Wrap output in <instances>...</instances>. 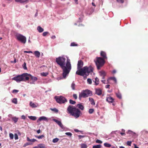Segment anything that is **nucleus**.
Segmentation results:
<instances>
[{"mask_svg": "<svg viewBox=\"0 0 148 148\" xmlns=\"http://www.w3.org/2000/svg\"><path fill=\"white\" fill-rule=\"evenodd\" d=\"M66 58L63 56H59L56 58V62L60 66L63 70V76L65 78L69 74L71 69L69 59H67L66 64Z\"/></svg>", "mask_w": 148, "mask_h": 148, "instance_id": "1", "label": "nucleus"}, {"mask_svg": "<svg viewBox=\"0 0 148 148\" xmlns=\"http://www.w3.org/2000/svg\"><path fill=\"white\" fill-rule=\"evenodd\" d=\"M67 110L68 113L70 114L76 118H78L81 114L80 110L73 106H69L67 108Z\"/></svg>", "mask_w": 148, "mask_h": 148, "instance_id": "2", "label": "nucleus"}, {"mask_svg": "<svg viewBox=\"0 0 148 148\" xmlns=\"http://www.w3.org/2000/svg\"><path fill=\"white\" fill-rule=\"evenodd\" d=\"M96 60H94L97 69L99 70L103 66L105 63L104 60L101 57H97Z\"/></svg>", "mask_w": 148, "mask_h": 148, "instance_id": "3", "label": "nucleus"}, {"mask_svg": "<svg viewBox=\"0 0 148 148\" xmlns=\"http://www.w3.org/2000/svg\"><path fill=\"white\" fill-rule=\"evenodd\" d=\"M54 98L57 102L60 104L64 103L67 101L65 98L62 96H55Z\"/></svg>", "mask_w": 148, "mask_h": 148, "instance_id": "4", "label": "nucleus"}, {"mask_svg": "<svg viewBox=\"0 0 148 148\" xmlns=\"http://www.w3.org/2000/svg\"><path fill=\"white\" fill-rule=\"evenodd\" d=\"M16 39L23 44L26 42V38L25 37L20 34H17L15 35Z\"/></svg>", "mask_w": 148, "mask_h": 148, "instance_id": "5", "label": "nucleus"}, {"mask_svg": "<svg viewBox=\"0 0 148 148\" xmlns=\"http://www.w3.org/2000/svg\"><path fill=\"white\" fill-rule=\"evenodd\" d=\"M85 67L78 69L76 72V74L82 76H84L85 74Z\"/></svg>", "mask_w": 148, "mask_h": 148, "instance_id": "6", "label": "nucleus"}, {"mask_svg": "<svg viewBox=\"0 0 148 148\" xmlns=\"http://www.w3.org/2000/svg\"><path fill=\"white\" fill-rule=\"evenodd\" d=\"M29 74L27 73H24L22 74L23 81L26 82L28 81L29 78Z\"/></svg>", "mask_w": 148, "mask_h": 148, "instance_id": "7", "label": "nucleus"}, {"mask_svg": "<svg viewBox=\"0 0 148 148\" xmlns=\"http://www.w3.org/2000/svg\"><path fill=\"white\" fill-rule=\"evenodd\" d=\"M12 79L16 81L17 82H19L23 81V79H22V74L18 75L16 77H15L12 78Z\"/></svg>", "mask_w": 148, "mask_h": 148, "instance_id": "8", "label": "nucleus"}, {"mask_svg": "<svg viewBox=\"0 0 148 148\" xmlns=\"http://www.w3.org/2000/svg\"><path fill=\"white\" fill-rule=\"evenodd\" d=\"M85 67V73H88V75H89V73H90L92 72L93 71V68L91 66H90L88 67L87 66H85L84 67Z\"/></svg>", "mask_w": 148, "mask_h": 148, "instance_id": "9", "label": "nucleus"}, {"mask_svg": "<svg viewBox=\"0 0 148 148\" xmlns=\"http://www.w3.org/2000/svg\"><path fill=\"white\" fill-rule=\"evenodd\" d=\"M29 78L32 81L30 82L29 83L30 84H35V82L38 80V78L37 77L33 76L30 74L29 75Z\"/></svg>", "mask_w": 148, "mask_h": 148, "instance_id": "10", "label": "nucleus"}, {"mask_svg": "<svg viewBox=\"0 0 148 148\" xmlns=\"http://www.w3.org/2000/svg\"><path fill=\"white\" fill-rule=\"evenodd\" d=\"M87 97L86 94L84 92L83 90L79 93V99L81 100L82 97L85 98Z\"/></svg>", "mask_w": 148, "mask_h": 148, "instance_id": "11", "label": "nucleus"}, {"mask_svg": "<svg viewBox=\"0 0 148 148\" xmlns=\"http://www.w3.org/2000/svg\"><path fill=\"white\" fill-rule=\"evenodd\" d=\"M106 100L109 103H113L114 101V99L110 96L107 97Z\"/></svg>", "mask_w": 148, "mask_h": 148, "instance_id": "12", "label": "nucleus"}, {"mask_svg": "<svg viewBox=\"0 0 148 148\" xmlns=\"http://www.w3.org/2000/svg\"><path fill=\"white\" fill-rule=\"evenodd\" d=\"M83 65V62L81 60H79L77 64V69L82 68Z\"/></svg>", "mask_w": 148, "mask_h": 148, "instance_id": "13", "label": "nucleus"}, {"mask_svg": "<svg viewBox=\"0 0 148 148\" xmlns=\"http://www.w3.org/2000/svg\"><path fill=\"white\" fill-rule=\"evenodd\" d=\"M83 91L86 94L87 97L89 96H90L92 95V92L90 90L87 89L85 90H83Z\"/></svg>", "mask_w": 148, "mask_h": 148, "instance_id": "14", "label": "nucleus"}, {"mask_svg": "<svg viewBox=\"0 0 148 148\" xmlns=\"http://www.w3.org/2000/svg\"><path fill=\"white\" fill-rule=\"evenodd\" d=\"M99 73L100 75L102 77V79H104L106 74V72L103 71H101L99 72Z\"/></svg>", "mask_w": 148, "mask_h": 148, "instance_id": "15", "label": "nucleus"}, {"mask_svg": "<svg viewBox=\"0 0 148 148\" xmlns=\"http://www.w3.org/2000/svg\"><path fill=\"white\" fill-rule=\"evenodd\" d=\"M95 94L98 95H100L102 94V90L100 88H97L95 89Z\"/></svg>", "mask_w": 148, "mask_h": 148, "instance_id": "16", "label": "nucleus"}, {"mask_svg": "<svg viewBox=\"0 0 148 148\" xmlns=\"http://www.w3.org/2000/svg\"><path fill=\"white\" fill-rule=\"evenodd\" d=\"M101 56L103 57V59H107L106 53L103 51H101L100 53Z\"/></svg>", "mask_w": 148, "mask_h": 148, "instance_id": "17", "label": "nucleus"}, {"mask_svg": "<svg viewBox=\"0 0 148 148\" xmlns=\"http://www.w3.org/2000/svg\"><path fill=\"white\" fill-rule=\"evenodd\" d=\"M17 2H19L21 3H27L28 2L29 0H15Z\"/></svg>", "mask_w": 148, "mask_h": 148, "instance_id": "18", "label": "nucleus"}, {"mask_svg": "<svg viewBox=\"0 0 148 148\" xmlns=\"http://www.w3.org/2000/svg\"><path fill=\"white\" fill-rule=\"evenodd\" d=\"M47 118L44 116H41L40 117L38 120L37 121V122H38L39 121H41L42 120H46L47 121Z\"/></svg>", "mask_w": 148, "mask_h": 148, "instance_id": "19", "label": "nucleus"}, {"mask_svg": "<svg viewBox=\"0 0 148 148\" xmlns=\"http://www.w3.org/2000/svg\"><path fill=\"white\" fill-rule=\"evenodd\" d=\"M34 54L35 56L37 58H39L40 56V53L38 51H35L34 52Z\"/></svg>", "mask_w": 148, "mask_h": 148, "instance_id": "20", "label": "nucleus"}, {"mask_svg": "<svg viewBox=\"0 0 148 148\" xmlns=\"http://www.w3.org/2000/svg\"><path fill=\"white\" fill-rule=\"evenodd\" d=\"M77 106L81 110H83L84 109V106L81 104L79 103L77 105Z\"/></svg>", "mask_w": 148, "mask_h": 148, "instance_id": "21", "label": "nucleus"}, {"mask_svg": "<svg viewBox=\"0 0 148 148\" xmlns=\"http://www.w3.org/2000/svg\"><path fill=\"white\" fill-rule=\"evenodd\" d=\"M29 105L32 108H35L37 107V106L34 103H32V101L30 102Z\"/></svg>", "mask_w": 148, "mask_h": 148, "instance_id": "22", "label": "nucleus"}, {"mask_svg": "<svg viewBox=\"0 0 148 148\" xmlns=\"http://www.w3.org/2000/svg\"><path fill=\"white\" fill-rule=\"evenodd\" d=\"M89 99L90 102L91 104L92 105H95V103L94 102V100L93 98H89Z\"/></svg>", "mask_w": 148, "mask_h": 148, "instance_id": "23", "label": "nucleus"}, {"mask_svg": "<svg viewBox=\"0 0 148 148\" xmlns=\"http://www.w3.org/2000/svg\"><path fill=\"white\" fill-rule=\"evenodd\" d=\"M37 29L38 32L40 33L44 31V29L40 26L37 27Z\"/></svg>", "mask_w": 148, "mask_h": 148, "instance_id": "24", "label": "nucleus"}, {"mask_svg": "<svg viewBox=\"0 0 148 148\" xmlns=\"http://www.w3.org/2000/svg\"><path fill=\"white\" fill-rule=\"evenodd\" d=\"M95 82V85H97L99 84V79L97 77L95 78V81H94Z\"/></svg>", "mask_w": 148, "mask_h": 148, "instance_id": "25", "label": "nucleus"}, {"mask_svg": "<svg viewBox=\"0 0 148 148\" xmlns=\"http://www.w3.org/2000/svg\"><path fill=\"white\" fill-rule=\"evenodd\" d=\"M110 79L113 80L115 83H116L117 82L116 79L115 77H110L107 80V81Z\"/></svg>", "mask_w": 148, "mask_h": 148, "instance_id": "26", "label": "nucleus"}, {"mask_svg": "<svg viewBox=\"0 0 148 148\" xmlns=\"http://www.w3.org/2000/svg\"><path fill=\"white\" fill-rule=\"evenodd\" d=\"M28 117L29 119L34 121L36 119V117L35 116H29Z\"/></svg>", "mask_w": 148, "mask_h": 148, "instance_id": "27", "label": "nucleus"}, {"mask_svg": "<svg viewBox=\"0 0 148 148\" xmlns=\"http://www.w3.org/2000/svg\"><path fill=\"white\" fill-rule=\"evenodd\" d=\"M12 120L14 121V123H16L18 121V119L16 117H14L12 118Z\"/></svg>", "mask_w": 148, "mask_h": 148, "instance_id": "28", "label": "nucleus"}, {"mask_svg": "<svg viewBox=\"0 0 148 148\" xmlns=\"http://www.w3.org/2000/svg\"><path fill=\"white\" fill-rule=\"evenodd\" d=\"M81 148H86L87 147V145L84 143L80 145Z\"/></svg>", "mask_w": 148, "mask_h": 148, "instance_id": "29", "label": "nucleus"}, {"mask_svg": "<svg viewBox=\"0 0 148 148\" xmlns=\"http://www.w3.org/2000/svg\"><path fill=\"white\" fill-rule=\"evenodd\" d=\"M27 141H28L31 142H34L36 141V140L35 139H30L28 137L27 138Z\"/></svg>", "mask_w": 148, "mask_h": 148, "instance_id": "30", "label": "nucleus"}, {"mask_svg": "<svg viewBox=\"0 0 148 148\" xmlns=\"http://www.w3.org/2000/svg\"><path fill=\"white\" fill-rule=\"evenodd\" d=\"M104 146L106 147H111V145L108 143H105L104 144Z\"/></svg>", "mask_w": 148, "mask_h": 148, "instance_id": "31", "label": "nucleus"}, {"mask_svg": "<svg viewBox=\"0 0 148 148\" xmlns=\"http://www.w3.org/2000/svg\"><path fill=\"white\" fill-rule=\"evenodd\" d=\"M75 84L74 83V82H73L71 85V87L73 90H75Z\"/></svg>", "mask_w": 148, "mask_h": 148, "instance_id": "32", "label": "nucleus"}, {"mask_svg": "<svg viewBox=\"0 0 148 148\" xmlns=\"http://www.w3.org/2000/svg\"><path fill=\"white\" fill-rule=\"evenodd\" d=\"M48 74V73L47 72H42L41 73V75L43 76H46Z\"/></svg>", "mask_w": 148, "mask_h": 148, "instance_id": "33", "label": "nucleus"}, {"mask_svg": "<svg viewBox=\"0 0 148 148\" xmlns=\"http://www.w3.org/2000/svg\"><path fill=\"white\" fill-rule=\"evenodd\" d=\"M101 147L100 145H95L93 146L92 148H101Z\"/></svg>", "mask_w": 148, "mask_h": 148, "instance_id": "34", "label": "nucleus"}, {"mask_svg": "<svg viewBox=\"0 0 148 148\" xmlns=\"http://www.w3.org/2000/svg\"><path fill=\"white\" fill-rule=\"evenodd\" d=\"M39 148H46L44 144H40L38 145Z\"/></svg>", "mask_w": 148, "mask_h": 148, "instance_id": "35", "label": "nucleus"}, {"mask_svg": "<svg viewBox=\"0 0 148 148\" xmlns=\"http://www.w3.org/2000/svg\"><path fill=\"white\" fill-rule=\"evenodd\" d=\"M59 140V139L58 138H56L53 139L52 142L53 143H56L58 142V141Z\"/></svg>", "mask_w": 148, "mask_h": 148, "instance_id": "36", "label": "nucleus"}, {"mask_svg": "<svg viewBox=\"0 0 148 148\" xmlns=\"http://www.w3.org/2000/svg\"><path fill=\"white\" fill-rule=\"evenodd\" d=\"M12 102L13 103H14L15 104H17V99L16 98H14L13 99L12 101Z\"/></svg>", "mask_w": 148, "mask_h": 148, "instance_id": "37", "label": "nucleus"}, {"mask_svg": "<svg viewBox=\"0 0 148 148\" xmlns=\"http://www.w3.org/2000/svg\"><path fill=\"white\" fill-rule=\"evenodd\" d=\"M69 103H70L71 104H74L76 102L71 99H70L69 100Z\"/></svg>", "mask_w": 148, "mask_h": 148, "instance_id": "38", "label": "nucleus"}, {"mask_svg": "<svg viewBox=\"0 0 148 148\" xmlns=\"http://www.w3.org/2000/svg\"><path fill=\"white\" fill-rule=\"evenodd\" d=\"M87 83L88 84H91L92 83V81L90 79V78L88 79L87 80Z\"/></svg>", "mask_w": 148, "mask_h": 148, "instance_id": "39", "label": "nucleus"}, {"mask_svg": "<svg viewBox=\"0 0 148 148\" xmlns=\"http://www.w3.org/2000/svg\"><path fill=\"white\" fill-rule=\"evenodd\" d=\"M65 134L71 137L72 135V134L71 132H66Z\"/></svg>", "mask_w": 148, "mask_h": 148, "instance_id": "40", "label": "nucleus"}, {"mask_svg": "<svg viewBox=\"0 0 148 148\" xmlns=\"http://www.w3.org/2000/svg\"><path fill=\"white\" fill-rule=\"evenodd\" d=\"M53 120V121L56 122L58 125H59V124L61 122L60 121H59L56 119H54Z\"/></svg>", "mask_w": 148, "mask_h": 148, "instance_id": "41", "label": "nucleus"}, {"mask_svg": "<svg viewBox=\"0 0 148 148\" xmlns=\"http://www.w3.org/2000/svg\"><path fill=\"white\" fill-rule=\"evenodd\" d=\"M51 110L52 111H54L56 112H58V110L56 108H51Z\"/></svg>", "mask_w": 148, "mask_h": 148, "instance_id": "42", "label": "nucleus"}, {"mask_svg": "<svg viewBox=\"0 0 148 148\" xmlns=\"http://www.w3.org/2000/svg\"><path fill=\"white\" fill-rule=\"evenodd\" d=\"M116 96L117 97H118V98H119L120 99H121L122 97H121V94H120L119 93H117V94H116Z\"/></svg>", "mask_w": 148, "mask_h": 148, "instance_id": "43", "label": "nucleus"}, {"mask_svg": "<svg viewBox=\"0 0 148 148\" xmlns=\"http://www.w3.org/2000/svg\"><path fill=\"white\" fill-rule=\"evenodd\" d=\"M71 46H77V44H75L74 42H72Z\"/></svg>", "mask_w": 148, "mask_h": 148, "instance_id": "44", "label": "nucleus"}, {"mask_svg": "<svg viewBox=\"0 0 148 148\" xmlns=\"http://www.w3.org/2000/svg\"><path fill=\"white\" fill-rule=\"evenodd\" d=\"M117 2L121 3H123L124 2V0H116Z\"/></svg>", "mask_w": 148, "mask_h": 148, "instance_id": "45", "label": "nucleus"}, {"mask_svg": "<svg viewBox=\"0 0 148 148\" xmlns=\"http://www.w3.org/2000/svg\"><path fill=\"white\" fill-rule=\"evenodd\" d=\"M94 111V109H90L89 110V113L90 114H92Z\"/></svg>", "mask_w": 148, "mask_h": 148, "instance_id": "46", "label": "nucleus"}, {"mask_svg": "<svg viewBox=\"0 0 148 148\" xmlns=\"http://www.w3.org/2000/svg\"><path fill=\"white\" fill-rule=\"evenodd\" d=\"M9 136H10V138L11 139H12L13 138L14 135L12 134L11 133H10L9 134Z\"/></svg>", "mask_w": 148, "mask_h": 148, "instance_id": "47", "label": "nucleus"}, {"mask_svg": "<svg viewBox=\"0 0 148 148\" xmlns=\"http://www.w3.org/2000/svg\"><path fill=\"white\" fill-rule=\"evenodd\" d=\"M132 144V142L131 141H128L127 142V145L129 146H131V144Z\"/></svg>", "mask_w": 148, "mask_h": 148, "instance_id": "48", "label": "nucleus"}, {"mask_svg": "<svg viewBox=\"0 0 148 148\" xmlns=\"http://www.w3.org/2000/svg\"><path fill=\"white\" fill-rule=\"evenodd\" d=\"M44 137V135H40V136H37V137L38 139H40V138H43Z\"/></svg>", "mask_w": 148, "mask_h": 148, "instance_id": "49", "label": "nucleus"}, {"mask_svg": "<svg viewBox=\"0 0 148 148\" xmlns=\"http://www.w3.org/2000/svg\"><path fill=\"white\" fill-rule=\"evenodd\" d=\"M49 32H44L42 34V35L43 36H46L47 35V34Z\"/></svg>", "mask_w": 148, "mask_h": 148, "instance_id": "50", "label": "nucleus"}, {"mask_svg": "<svg viewBox=\"0 0 148 148\" xmlns=\"http://www.w3.org/2000/svg\"><path fill=\"white\" fill-rule=\"evenodd\" d=\"M96 142L97 143H99L101 144L102 143V142L101 141L98 139L96 141Z\"/></svg>", "mask_w": 148, "mask_h": 148, "instance_id": "51", "label": "nucleus"}, {"mask_svg": "<svg viewBox=\"0 0 148 148\" xmlns=\"http://www.w3.org/2000/svg\"><path fill=\"white\" fill-rule=\"evenodd\" d=\"M59 125V126L62 128H64V126L63 125H62V124L61 122H60V123L58 125Z\"/></svg>", "mask_w": 148, "mask_h": 148, "instance_id": "52", "label": "nucleus"}, {"mask_svg": "<svg viewBox=\"0 0 148 148\" xmlns=\"http://www.w3.org/2000/svg\"><path fill=\"white\" fill-rule=\"evenodd\" d=\"M59 125V126L62 128H64V126L63 125H62V124L61 122H60V123L58 125Z\"/></svg>", "mask_w": 148, "mask_h": 148, "instance_id": "53", "label": "nucleus"}, {"mask_svg": "<svg viewBox=\"0 0 148 148\" xmlns=\"http://www.w3.org/2000/svg\"><path fill=\"white\" fill-rule=\"evenodd\" d=\"M14 138L15 140H17L18 139V136L16 134H14Z\"/></svg>", "mask_w": 148, "mask_h": 148, "instance_id": "54", "label": "nucleus"}, {"mask_svg": "<svg viewBox=\"0 0 148 148\" xmlns=\"http://www.w3.org/2000/svg\"><path fill=\"white\" fill-rule=\"evenodd\" d=\"M18 92V90H14L12 91L13 93H17Z\"/></svg>", "mask_w": 148, "mask_h": 148, "instance_id": "55", "label": "nucleus"}, {"mask_svg": "<svg viewBox=\"0 0 148 148\" xmlns=\"http://www.w3.org/2000/svg\"><path fill=\"white\" fill-rule=\"evenodd\" d=\"M23 68L25 69H27V68L26 66V63L25 62H24L23 63Z\"/></svg>", "mask_w": 148, "mask_h": 148, "instance_id": "56", "label": "nucleus"}, {"mask_svg": "<svg viewBox=\"0 0 148 148\" xmlns=\"http://www.w3.org/2000/svg\"><path fill=\"white\" fill-rule=\"evenodd\" d=\"M73 97L75 99H77V95L76 94H73Z\"/></svg>", "mask_w": 148, "mask_h": 148, "instance_id": "57", "label": "nucleus"}, {"mask_svg": "<svg viewBox=\"0 0 148 148\" xmlns=\"http://www.w3.org/2000/svg\"><path fill=\"white\" fill-rule=\"evenodd\" d=\"M24 53H32V52L31 51H24Z\"/></svg>", "mask_w": 148, "mask_h": 148, "instance_id": "58", "label": "nucleus"}, {"mask_svg": "<svg viewBox=\"0 0 148 148\" xmlns=\"http://www.w3.org/2000/svg\"><path fill=\"white\" fill-rule=\"evenodd\" d=\"M84 136L81 135H79L78 136V137L79 139H80L82 138H84Z\"/></svg>", "mask_w": 148, "mask_h": 148, "instance_id": "59", "label": "nucleus"}, {"mask_svg": "<svg viewBox=\"0 0 148 148\" xmlns=\"http://www.w3.org/2000/svg\"><path fill=\"white\" fill-rule=\"evenodd\" d=\"M30 145V144L29 143H27L24 144L23 147H25L26 146H27Z\"/></svg>", "mask_w": 148, "mask_h": 148, "instance_id": "60", "label": "nucleus"}, {"mask_svg": "<svg viewBox=\"0 0 148 148\" xmlns=\"http://www.w3.org/2000/svg\"><path fill=\"white\" fill-rule=\"evenodd\" d=\"M142 133H146L147 134H148V132L147 131H145V130H143V131H142Z\"/></svg>", "mask_w": 148, "mask_h": 148, "instance_id": "61", "label": "nucleus"}, {"mask_svg": "<svg viewBox=\"0 0 148 148\" xmlns=\"http://www.w3.org/2000/svg\"><path fill=\"white\" fill-rule=\"evenodd\" d=\"M110 86V85H107L105 87L106 88H109V87Z\"/></svg>", "mask_w": 148, "mask_h": 148, "instance_id": "62", "label": "nucleus"}, {"mask_svg": "<svg viewBox=\"0 0 148 148\" xmlns=\"http://www.w3.org/2000/svg\"><path fill=\"white\" fill-rule=\"evenodd\" d=\"M25 118H26L25 116L24 115H22L21 116L22 119H25Z\"/></svg>", "mask_w": 148, "mask_h": 148, "instance_id": "63", "label": "nucleus"}, {"mask_svg": "<svg viewBox=\"0 0 148 148\" xmlns=\"http://www.w3.org/2000/svg\"><path fill=\"white\" fill-rule=\"evenodd\" d=\"M101 82L105 84H106V80H101Z\"/></svg>", "mask_w": 148, "mask_h": 148, "instance_id": "64", "label": "nucleus"}]
</instances>
